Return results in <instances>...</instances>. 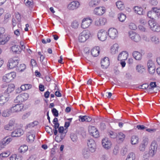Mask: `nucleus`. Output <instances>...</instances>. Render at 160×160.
I'll return each instance as SVG.
<instances>
[{
	"mask_svg": "<svg viewBox=\"0 0 160 160\" xmlns=\"http://www.w3.org/2000/svg\"><path fill=\"white\" fill-rule=\"evenodd\" d=\"M139 138L136 135L132 136L131 139V142L132 145H135L139 142Z\"/></svg>",
	"mask_w": 160,
	"mask_h": 160,
	"instance_id": "28",
	"label": "nucleus"
},
{
	"mask_svg": "<svg viewBox=\"0 0 160 160\" xmlns=\"http://www.w3.org/2000/svg\"><path fill=\"white\" fill-rule=\"evenodd\" d=\"M52 113H53V115L56 117H57L58 116V111L55 108H53L52 110Z\"/></svg>",
	"mask_w": 160,
	"mask_h": 160,
	"instance_id": "57",
	"label": "nucleus"
},
{
	"mask_svg": "<svg viewBox=\"0 0 160 160\" xmlns=\"http://www.w3.org/2000/svg\"><path fill=\"white\" fill-rule=\"evenodd\" d=\"M148 24L150 28L152 31L153 28L157 24L153 20H149L148 21Z\"/></svg>",
	"mask_w": 160,
	"mask_h": 160,
	"instance_id": "39",
	"label": "nucleus"
},
{
	"mask_svg": "<svg viewBox=\"0 0 160 160\" xmlns=\"http://www.w3.org/2000/svg\"><path fill=\"white\" fill-rule=\"evenodd\" d=\"M100 2V0H91L89 3V5L91 7H95L99 4Z\"/></svg>",
	"mask_w": 160,
	"mask_h": 160,
	"instance_id": "31",
	"label": "nucleus"
},
{
	"mask_svg": "<svg viewBox=\"0 0 160 160\" xmlns=\"http://www.w3.org/2000/svg\"><path fill=\"white\" fill-rule=\"evenodd\" d=\"M129 37L133 41L138 42L141 40L140 36L135 32L131 31L129 32Z\"/></svg>",
	"mask_w": 160,
	"mask_h": 160,
	"instance_id": "7",
	"label": "nucleus"
},
{
	"mask_svg": "<svg viewBox=\"0 0 160 160\" xmlns=\"http://www.w3.org/2000/svg\"><path fill=\"white\" fill-rule=\"evenodd\" d=\"M16 76V73L14 72H12L6 74L3 77V80L6 82H9L13 80Z\"/></svg>",
	"mask_w": 160,
	"mask_h": 160,
	"instance_id": "4",
	"label": "nucleus"
},
{
	"mask_svg": "<svg viewBox=\"0 0 160 160\" xmlns=\"http://www.w3.org/2000/svg\"><path fill=\"white\" fill-rule=\"evenodd\" d=\"M158 148L157 142L153 141L151 144L149 153L145 152L143 156V160H148L149 156L153 157L156 153Z\"/></svg>",
	"mask_w": 160,
	"mask_h": 160,
	"instance_id": "1",
	"label": "nucleus"
},
{
	"mask_svg": "<svg viewBox=\"0 0 160 160\" xmlns=\"http://www.w3.org/2000/svg\"><path fill=\"white\" fill-rule=\"evenodd\" d=\"M116 5L117 8L120 10L124 8L123 4L122 2L121 1L117 2Z\"/></svg>",
	"mask_w": 160,
	"mask_h": 160,
	"instance_id": "44",
	"label": "nucleus"
},
{
	"mask_svg": "<svg viewBox=\"0 0 160 160\" xmlns=\"http://www.w3.org/2000/svg\"><path fill=\"white\" fill-rule=\"evenodd\" d=\"M11 15L8 13H6L4 16V20L3 22L4 23H7L9 21V18L11 17Z\"/></svg>",
	"mask_w": 160,
	"mask_h": 160,
	"instance_id": "47",
	"label": "nucleus"
},
{
	"mask_svg": "<svg viewBox=\"0 0 160 160\" xmlns=\"http://www.w3.org/2000/svg\"><path fill=\"white\" fill-rule=\"evenodd\" d=\"M10 154V153L9 151H7L3 152L2 153L0 154V157L6 158L8 157Z\"/></svg>",
	"mask_w": 160,
	"mask_h": 160,
	"instance_id": "46",
	"label": "nucleus"
},
{
	"mask_svg": "<svg viewBox=\"0 0 160 160\" xmlns=\"http://www.w3.org/2000/svg\"><path fill=\"white\" fill-rule=\"evenodd\" d=\"M152 31L155 32H159L160 31V26H159L157 24L153 28Z\"/></svg>",
	"mask_w": 160,
	"mask_h": 160,
	"instance_id": "60",
	"label": "nucleus"
},
{
	"mask_svg": "<svg viewBox=\"0 0 160 160\" xmlns=\"http://www.w3.org/2000/svg\"><path fill=\"white\" fill-rule=\"evenodd\" d=\"M79 6L80 3L78 1H73L68 4V8L70 10H73L78 8Z\"/></svg>",
	"mask_w": 160,
	"mask_h": 160,
	"instance_id": "17",
	"label": "nucleus"
},
{
	"mask_svg": "<svg viewBox=\"0 0 160 160\" xmlns=\"http://www.w3.org/2000/svg\"><path fill=\"white\" fill-rule=\"evenodd\" d=\"M89 31L86 30L83 31L79 35L78 40L80 42H84L88 39L89 37Z\"/></svg>",
	"mask_w": 160,
	"mask_h": 160,
	"instance_id": "2",
	"label": "nucleus"
},
{
	"mask_svg": "<svg viewBox=\"0 0 160 160\" xmlns=\"http://www.w3.org/2000/svg\"><path fill=\"white\" fill-rule=\"evenodd\" d=\"M108 135L112 138H117V134L113 132H110L108 133Z\"/></svg>",
	"mask_w": 160,
	"mask_h": 160,
	"instance_id": "58",
	"label": "nucleus"
},
{
	"mask_svg": "<svg viewBox=\"0 0 160 160\" xmlns=\"http://www.w3.org/2000/svg\"><path fill=\"white\" fill-rule=\"evenodd\" d=\"M11 111L6 110L3 111L2 113V116L4 117H8L10 114Z\"/></svg>",
	"mask_w": 160,
	"mask_h": 160,
	"instance_id": "48",
	"label": "nucleus"
},
{
	"mask_svg": "<svg viewBox=\"0 0 160 160\" xmlns=\"http://www.w3.org/2000/svg\"><path fill=\"white\" fill-rule=\"evenodd\" d=\"M4 128L6 130L10 131H11L14 129L12 127H11V125H10L8 124L4 126Z\"/></svg>",
	"mask_w": 160,
	"mask_h": 160,
	"instance_id": "59",
	"label": "nucleus"
},
{
	"mask_svg": "<svg viewBox=\"0 0 160 160\" xmlns=\"http://www.w3.org/2000/svg\"><path fill=\"white\" fill-rule=\"evenodd\" d=\"M88 131L92 136L97 138L99 137V133L98 130L94 126H91L88 128Z\"/></svg>",
	"mask_w": 160,
	"mask_h": 160,
	"instance_id": "6",
	"label": "nucleus"
},
{
	"mask_svg": "<svg viewBox=\"0 0 160 160\" xmlns=\"http://www.w3.org/2000/svg\"><path fill=\"white\" fill-rule=\"evenodd\" d=\"M101 65L103 68H107L109 65V61L108 57L104 58L101 61Z\"/></svg>",
	"mask_w": 160,
	"mask_h": 160,
	"instance_id": "20",
	"label": "nucleus"
},
{
	"mask_svg": "<svg viewBox=\"0 0 160 160\" xmlns=\"http://www.w3.org/2000/svg\"><path fill=\"white\" fill-rule=\"evenodd\" d=\"M90 151L87 148H84L82 151V155L84 158H88L90 155Z\"/></svg>",
	"mask_w": 160,
	"mask_h": 160,
	"instance_id": "24",
	"label": "nucleus"
},
{
	"mask_svg": "<svg viewBox=\"0 0 160 160\" xmlns=\"http://www.w3.org/2000/svg\"><path fill=\"white\" fill-rule=\"evenodd\" d=\"M45 129L47 132L50 135H52L53 133L52 129V128H50L48 126H47L45 127Z\"/></svg>",
	"mask_w": 160,
	"mask_h": 160,
	"instance_id": "56",
	"label": "nucleus"
},
{
	"mask_svg": "<svg viewBox=\"0 0 160 160\" xmlns=\"http://www.w3.org/2000/svg\"><path fill=\"white\" fill-rule=\"evenodd\" d=\"M20 47L18 45H15L12 46L11 48V50L12 51L15 52L16 53L19 54L21 52V51L20 50Z\"/></svg>",
	"mask_w": 160,
	"mask_h": 160,
	"instance_id": "30",
	"label": "nucleus"
},
{
	"mask_svg": "<svg viewBox=\"0 0 160 160\" xmlns=\"http://www.w3.org/2000/svg\"><path fill=\"white\" fill-rule=\"evenodd\" d=\"M14 102L15 103H21L24 102L21 94L18 95L14 100Z\"/></svg>",
	"mask_w": 160,
	"mask_h": 160,
	"instance_id": "41",
	"label": "nucleus"
},
{
	"mask_svg": "<svg viewBox=\"0 0 160 160\" xmlns=\"http://www.w3.org/2000/svg\"><path fill=\"white\" fill-rule=\"evenodd\" d=\"M20 94L23 101L27 100L29 97L28 94L27 93H23Z\"/></svg>",
	"mask_w": 160,
	"mask_h": 160,
	"instance_id": "55",
	"label": "nucleus"
},
{
	"mask_svg": "<svg viewBox=\"0 0 160 160\" xmlns=\"http://www.w3.org/2000/svg\"><path fill=\"white\" fill-rule=\"evenodd\" d=\"M136 69L137 72L140 73H142L145 71L144 66L141 65H138L137 66Z\"/></svg>",
	"mask_w": 160,
	"mask_h": 160,
	"instance_id": "34",
	"label": "nucleus"
},
{
	"mask_svg": "<svg viewBox=\"0 0 160 160\" xmlns=\"http://www.w3.org/2000/svg\"><path fill=\"white\" fill-rule=\"evenodd\" d=\"M105 12V8L104 7H99L96 8L94 10L95 13L98 15H101L103 14Z\"/></svg>",
	"mask_w": 160,
	"mask_h": 160,
	"instance_id": "19",
	"label": "nucleus"
},
{
	"mask_svg": "<svg viewBox=\"0 0 160 160\" xmlns=\"http://www.w3.org/2000/svg\"><path fill=\"white\" fill-rule=\"evenodd\" d=\"M108 35L111 39H113L117 37L118 32L116 29L114 28H110L108 30Z\"/></svg>",
	"mask_w": 160,
	"mask_h": 160,
	"instance_id": "14",
	"label": "nucleus"
},
{
	"mask_svg": "<svg viewBox=\"0 0 160 160\" xmlns=\"http://www.w3.org/2000/svg\"><path fill=\"white\" fill-rule=\"evenodd\" d=\"M92 20L89 18H84L82 21L81 27L84 29L88 28L91 24Z\"/></svg>",
	"mask_w": 160,
	"mask_h": 160,
	"instance_id": "11",
	"label": "nucleus"
},
{
	"mask_svg": "<svg viewBox=\"0 0 160 160\" xmlns=\"http://www.w3.org/2000/svg\"><path fill=\"white\" fill-rule=\"evenodd\" d=\"M24 2L27 6H30L33 4L32 0H24Z\"/></svg>",
	"mask_w": 160,
	"mask_h": 160,
	"instance_id": "61",
	"label": "nucleus"
},
{
	"mask_svg": "<svg viewBox=\"0 0 160 160\" xmlns=\"http://www.w3.org/2000/svg\"><path fill=\"white\" fill-rule=\"evenodd\" d=\"M148 138H143L142 143L140 144L139 149L140 151L143 152L148 143Z\"/></svg>",
	"mask_w": 160,
	"mask_h": 160,
	"instance_id": "12",
	"label": "nucleus"
},
{
	"mask_svg": "<svg viewBox=\"0 0 160 160\" xmlns=\"http://www.w3.org/2000/svg\"><path fill=\"white\" fill-rule=\"evenodd\" d=\"M10 160H21V158L16 154H14L12 155L10 157Z\"/></svg>",
	"mask_w": 160,
	"mask_h": 160,
	"instance_id": "43",
	"label": "nucleus"
},
{
	"mask_svg": "<svg viewBox=\"0 0 160 160\" xmlns=\"http://www.w3.org/2000/svg\"><path fill=\"white\" fill-rule=\"evenodd\" d=\"M9 96L8 94H5L3 93L0 96V106H2L8 101Z\"/></svg>",
	"mask_w": 160,
	"mask_h": 160,
	"instance_id": "18",
	"label": "nucleus"
},
{
	"mask_svg": "<svg viewBox=\"0 0 160 160\" xmlns=\"http://www.w3.org/2000/svg\"><path fill=\"white\" fill-rule=\"evenodd\" d=\"M20 31H21V29H18L16 30H15L14 31V34L17 36L18 37V36H19L20 35Z\"/></svg>",
	"mask_w": 160,
	"mask_h": 160,
	"instance_id": "63",
	"label": "nucleus"
},
{
	"mask_svg": "<svg viewBox=\"0 0 160 160\" xmlns=\"http://www.w3.org/2000/svg\"><path fill=\"white\" fill-rule=\"evenodd\" d=\"M151 41L155 44H157L159 42L158 39V38L155 36H153L151 37Z\"/></svg>",
	"mask_w": 160,
	"mask_h": 160,
	"instance_id": "52",
	"label": "nucleus"
},
{
	"mask_svg": "<svg viewBox=\"0 0 160 160\" xmlns=\"http://www.w3.org/2000/svg\"><path fill=\"white\" fill-rule=\"evenodd\" d=\"M129 28L132 30H135L137 28V26L133 23H131L129 25Z\"/></svg>",
	"mask_w": 160,
	"mask_h": 160,
	"instance_id": "50",
	"label": "nucleus"
},
{
	"mask_svg": "<svg viewBox=\"0 0 160 160\" xmlns=\"http://www.w3.org/2000/svg\"><path fill=\"white\" fill-rule=\"evenodd\" d=\"M73 142H76L77 141L78 138L76 135L75 134H72L70 136Z\"/></svg>",
	"mask_w": 160,
	"mask_h": 160,
	"instance_id": "53",
	"label": "nucleus"
},
{
	"mask_svg": "<svg viewBox=\"0 0 160 160\" xmlns=\"http://www.w3.org/2000/svg\"><path fill=\"white\" fill-rule=\"evenodd\" d=\"M28 149V147L26 145L21 146L19 148L20 152L21 153H24Z\"/></svg>",
	"mask_w": 160,
	"mask_h": 160,
	"instance_id": "37",
	"label": "nucleus"
},
{
	"mask_svg": "<svg viewBox=\"0 0 160 160\" xmlns=\"http://www.w3.org/2000/svg\"><path fill=\"white\" fill-rule=\"evenodd\" d=\"M156 15L155 13L153 12L149 11L147 13L148 17L150 18L153 19L154 17Z\"/></svg>",
	"mask_w": 160,
	"mask_h": 160,
	"instance_id": "49",
	"label": "nucleus"
},
{
	"mask_svg": "<svg viewBox=\"0 0 160 160\" xmlns=\"http://www.w3.org/2000/svg\"><path fill=\"white\" fill-rule=\"evenodd\" d=\"M125 137V135L122 132H119L117 134V138L121 141H123Z\"/></svg>",
	"mask_w": 160,
	"mask_h": 160,
	"instance_id": "38",
	"label": "nucleus"
},
{
	"mask_svg": "<svg viewBox=\"0 0 160 160\" xmlns=\"http://www.w3.org/2000/svg\"><path fill=\"white\" fill-rule=\"evenodd\" d=\"M118 48L119 45L118 44H114L111 48V53L113 54L117 53Z\"/></svg>",
	"mask_w": 160,
	"mask_h": 160,
	"instance_id": "27",
	"label": "nucleus"
},
{
	"mask_svg": "<svg viewBox=\"0 0 160 160\" xmlns=\"http://www.w3.org/2000/svg\"><path fill=\"white\" fill-rule=\"evenodd\" d=\"M128 54L126 51H123L119 54L118 59L120 61H124L127 58Z\"/></svg>",
	"mask_w": 160,
	"mask_h": 160,
	"instance_id": "21",
	"label": "nucleus"
},
{
	"mask_svg": "<svg viewBox=\"0 0 160 160\" xmlns=\"http://www.w3.org/2000/svg\"><path fill=\"white\" fill-rule=\"evenodd\" d=\"M93 20H95V24L98 26L104 25L107 21L106 19L105 18H99L94 17Z\"/></svg>",
	"mask_w": 160,
	"mask_h": 160,
	"instance_id": "15",
	"label": "nucleus"
},
{
	"mask_svg": "<svg viewBox=\"0 0 160 160\" xmlns=\"http://www.w3.org/2000/svg\"><path fill=\"white\" fill-rule=\"evenodd\" d=\"M15 121L14 119H12L9 121L8 123L9 125H11V127H12L14 128V126L15 124Z\"/></svg>",
	"mask_w": 160,
	"mask_h": 160,
	"instance_id": "62",
	"label": "nucleus"
},
{
	"mask_svg": "<svg viewBox=\"0 0 160 160\" xmlns=\"http://www.w3.org/2000/svg\"><path fill=\"white\" fill-rule=\"evenodd\" d=\"M148 71L150 74H153L155 72V66L153 62L151 60H149L147 63Z\"/></svg>",
	"mask_w": 160,
	"mask_h": 160,
	"instance_id": "16",
	"label": "nucleus"
},
{
	"mask_svg": "<svg viewBox=\"0 0 160 160\" xmlns=\"http://www.w3.org/2000/svg\"><path fill=\"white\" fill-rule=\"evenodd\" d=\"M37 122L35 121L30 123L27 125V126H26V128H28L33 127L35 126V125L37 124Z\"/></svg>",
	"mask_w": 160,
	"mask_h": 160,
	"instance_id": "51",
	"label": "nucleus"
},
{
	"mask_svg": "<svg viewBox=\"0 0 160 160\" xmlns=\"http://www.w3.org/2000/svg\"><path fill=\"white\" fill-rule=\"evenodd\" d=\"M119 150V147L118 146L115 147L113 150V154L114 155H117L118 152Z\"/></svg>",
	"mask_w": 160,
	"mask_h": 160,
	"instance_id": "54",
	"label": "nucleus"
},
{
	"mask_svg": "<svg viewBox=\"0 0 160 160\" xmlns=\"http://www.w3.org/2000/svg\"><path fill=\"white\" fill-rule=\"evenodd\" d=\"M19 60L17 57H14L10 58L7 65L9 69H12L16 67L18 65Z\"/></svg>",
	"mask_w": 160,
	"mask_h": 160,
	"instance_id": "3",
	"label": "nucleus"
},
{
	"mask_svg": "<svg viewBox=\"0 0 160 160\" xmlns=\"http://www.w3.org/2000/svg\"><path fill=\"white\" fill-rule=\"evenodd\" d=\"M102 145L103 147L106 149L108 150L111 148L112 143L107 138H104L102 140Z\"/></svg>",
	"mask_w": 160,
	"mask_h": 160,
	"instance_id": "13",
	"label": "nucleus"
},
{
	"mask_svg": "<svg viewBox=\"0 0 160 160\" xmlns=\"http://www.w3.org/2000/svg\"><path fill=\"white\" fill-rule=\"evenodd\" d=\"M107 36V32L106 31L100 30L98 32V38L101 41H105L106 39Z\"/></svg>",
	"mask_w": 160,
	"mask_h": 160,
	"instance_id": "5",
	"label": "nucleus"
},
{
	"mask_svg": "<svg viewBox=\"0 0 160 160\" xmlns=\"http://www.w3.org/2000/svg\"><path fill=\"white\" fill-rule=\"evenodd\" d=\"M132 55L134 58L137 60H140L142 57V54L138 51H134L132 53Z\"/></svg>",
	"mask_w": 160,
	"mask_h": 160,
	"instance_id": "29",
	"label": "nucleus"
},
{
	"mask_svg": "<svg viewBox=\"0 0 160 160\" xmlns=\"http://www.w3.org/2000/svg\"><path fill=\"white\" fill-rule=\"evenodd\" d=\"M32 85L30 84H25L21 85V89L23 91L28 90L31 88Z\"/></svg>",
	"mask_w": 160,
	"mask_h": 160,
	"instance_id": "35",
	"label": "nucleus"
},
{
	"mask_svg": "<svg viewBox=\"0 0 160 160\" xmlns=\"http://www.w3.org/2000/svg\"><path fill=\"white\" fill-rule=\"evenodd\" d=\"M79 26L78 22L76 20L74 21L71 23V27L74 29L78 28Z\"/></svg>",
	"mask_w": 160,
	"mask_h": 160,
	"instance_id": "45",
	"label": "nucleus"
},
{
	"mask_svg": "<svg viewBox=\"0 0 160 160\" xmlns=\"http://www.w3.org/2000/svg\"><path fill=\"white\" fill-rule=\"evenodd\" d=\"M9 37L6 34L2 36H0V45L5 44L9 40Z\"/></svg>",
	"mask_w": 160,
	"mask_h": 160,
	"instance_id": "23",
	"label": "nucleus"
},
{
	"mask_svg": "<svg viewBox=\"0 0 160 160\" xmlns=\"http://www.w3.org/2000/svg\"><path fill=\"white\" fill-rule=\"evenodd\" d=\"M24 106L22 104H17L12 106L10 110L11 112H18L23 110Z\"/></svg>",
	"mask_w": 160,
	"mask_h": 160,
	"instance_id": "9",
	"label": "nucleus"
},
{
	"mask_svg": "<svg viewBox=\"0 0 160 160\" xmlns=\"http://www.w3.org/2000/svg\"><path fill=\"white\" fill-rule=\"evenodd\" d=\"M135 155L133 152L130 153L127 156L126 160H135Z\"/></svg>",
	"mask_w": 160,
	"mask_h": 160,
	"instance_id": "36",
	"label": "nucleus"
},
{
	"mask_svg": "<svg viewBox=\"0 0 160 160\" xmlns=\"http://www.w3.org/2000/svg\"><path fill=\"white\" fill-rule=\"evenodd\" d=\"M23 133V131L21 129H18L14 130L11 133L12 137H18Z\"/></svg>",
	"mask_w": 160,
	"mask_h": 160,
	"instance_id": "22",
	"label": "nucleus"
},
{
	"mask_svg": "<svg viewBox=\"0 0 160 160\" xmlns=\"http://www.w3.org/2000/svg\"><path fill=\"white\" fill-rule=\"evenodd\" d=\"M118 18L119 21L121 22H123L126 18V15L123 13H120L118 15Z\"/></svg>",
	"mask_w": 160,
	"mask_h": 160,
	"instance_id": "42",
	"label": "nucleus"
},
{
	"mask_svg": "<svg viewBox=\"0 0 160 160\" xmlns=\"http://www.w3.org/2000/svg\"><path fill=\"white\" fill-rule=\"evenodd\" d=\"M135 12L139 15L143 14V8L138 6H135L134 8Z\"/></svg>",
	"mask_w": 160,
	"mask_h": 160,
	"instance_id": "33",
	"label": "nucleus"
},
{
	"mask_svg": "<svg viewBox=\"0 0 160 160\" xmlns=\"http://www.w3.org/2000/svg\"><path fill=\"white\" fill-rule=\"evenodd\" d=\"M26 66L24 64H21L20 65L19 70L20 72H22L24 71L26 68Z\"/></svg>",
	"mask_w": 160,
	"mask_h": 160,
	"instance_id": "64",
	"label": "nucleus"
},
{
	"mask_svg": "<svg viewBox=\"0 0 160 160\" xmlns=\"http://www.w3.org/2000/svg\"><path fill=\"white\" fill-rule=\"evenodd\" d=\"M54 124L53 127L55 129H58L59 127V124L58 122V119L57 118H54L52 121Z\"/></svg>",
	"mask_w": 160,
	"mask_h": 160,
	"instance_id": "40",
	"label": "nucleus"
},
{
	"mask_svg": "<svg viewBox=\"0 0 160 160\" xmlns=\"http://www.w3.org/2000/svg\"><path fill=\"white\" fill-rule=\"evenodd\" d=\"M99 48L98 47H96L92 49L91 53L94 57H97L99 54L100 51Z\"/></svg>",
	"mask_w": 160,
	"mask_h": 160,
	"instance_id": "26",
	"label": "nucleus"
},
{
	"mask_svg": "<svg viewBox=\"0 0 160 160\" xmlns=\"http://www.w3.org/2000/svg\"><path fill=\"white\" fill-rule=\"evenodd\" d=\"M27 140L32 142L34 140L35 134L33 132H28L27 133Z\"/></svg>",
	"mask_w": 160,
	"mask_h": 160,
	"instance_id": "25",
	"label": "nucleus"
},
{
	"mask_svg": "<svg viewBox=\"0 0 160 160\" xmlns=\"http://www.w3.org/2000/svg\"><path fill=\"white\" fill-rule=\"evenodd\" d=\"M14 85L13 84H9L8 86H6L5 87H2L3 89L2 90L3 93L5 94H8L11 93L14 90Z\"/></svg>",
	"mask_w": 160,
	"mask_h": 160,
	"instance_id": "10",
	"label": "nucleus"
},
{
	"mask_svg": "<svg viewBox=\"0 0 160 160\" xmlns=\"http://www.w3.org/2000/svg\"><path fill=\"white\" fill-rule=\"evenodd\" d=\"M88 146L89 150L91 152H94L96 150V145L95 141L92 139L88 141Z\"/></svg>",
	"mask_w": 160,
	"mask_h": 160,
	"instance_id": "8",
	"label": "nucleus"
},
{
	"mask_svg": "<svg viewBox=\"0 0 160 160\" xmlns=\"http://www.w3.org/2000/svg\"><path fill=\"white\" fill-rule=\"evenodd\" d=\"M12 140V138H5L3 139L1 141V142L2 143L3 146L6 145L9 143V142Z\"/></svg>",
	"mask_w": 160,
	"mask_h": 160,
	"instance_id": "32",
	"label": "nucleus"
}]
</instances>
